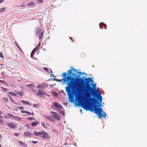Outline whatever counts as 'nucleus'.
I'll use <instances>...</instances> for the list:
<instances>
[{
  "label": "nucleus",
  "instance_id": "f257e3e1",
  "mask_svg": "<svg viewBox=\"0 0 147 147\" xmlns=\"http://www.w3.org/2000/svg\"><path fill=\"white\" fill-rule=\"evenodd\" d=\"M76 72L80 74H84L82 72H78L75 69H69L68 71V76L67 73H64L62 75L64 78L63 79L64 83L67 84L65 87L66 92L69 95V100L71 102L74 101L72 95L74 93L76 99L81 104L82 107L86 110L93 111L98 115V117L106 118L107 115L102 111L101 107L102 97L97 90L95 88L90 87L91 82L93 83V80L91 78H86L85 82L84 83L83 79L76 76L75 78L71 77L74 75L71 71Z\"/></svg>",
  "mask_w": 147,
  "mask_h": 147
},
{
  "label": "nucleus",
  "instance_id": "f03ea898",
  "mask_svg": "<svg viewBox=\"0 0 147 147\" xmlns=\"http://www.w3.org/2000/svg\"><path fill=\"white\" fill-rule=\"evenodd\" d=\"M33 134L34 135L37 136H40L41 135H42V136H41V137L43 139H47L49 138L48 133L43 130H41L39 131V132H36V131H35L34 132Z\"/></svg>",
  "mask_w": 147,
  "mask_h": 147
},
{
  "label": "nucleus",
  "instance_id": "7ed1b4c3",
  "mask_svg": "<svg viewBox=\"0 0 147 147\" xmlns=\"http://www.w3.org/2000/svg\"><path fill=\"white\" fill-rule=\"evenodd\" d=\"M50 112L53 114V115L51 114L50 115L51 116H53L52 117H53V119L54 118L57 120H59V115L57 113L54 111H51Z\"/></svg>",
  "mask_w": 147,
  "mask_h": 147
},
{
  "label": "nucleus",
  "instance_id": "20e7f679",
  "mask_svg": "<svg viewBox=\"0 0 147 147\" xmlns=\"http://www.w3.org/2000/svg\"><path fill=\"white\" fill-rule=\"evenodd\" d=\"M53 105H52L51 107L53 108V107L54 106L55 108H57L58 109H62V106L61 105L57 102H53Z\"/></svg>",
  "mask_w": 147,
  "mask_h": 147
},
{
  "label": "nucleus",
  "instance_id": "39448f33",
  "mask_svg": "<svg viewBox=\"0 0 147 147\" xmlns=\"http://www.w3.org/2000/svg\"><path fill=\"white\" fill-rule=\"evenodd\" d=\"M6 124L7 126H8L11 128L13 129L17 128L16 125L12 123H10L8 122H7Z\"/></svg>",
  "mask_w": 147,
  "mask_h": 147
},
{
  "label": "nucleus",
  "instance_id": "423d86ee",
  "mask_svg": "<svg viewBox=\"0 0 147 147\" xmlns=\"http://www.w3.org/2000/svg\"><path fill=\"white\" fill-rule=\"evenodd\" d=\"M47 84L46 83H42L40 85H38L37 86V88H38L42 89V88H45L46 87H47Z\"/></svg>",
  "mask_w": 147,
  "mask_h": 147
},
{
  "label": "nucleus",
  "instance_id": "0eeeda50",
  "mask_svg": "<svg viewBox=\"0 0 147 147\" xmlns=\"http://www.w3.org/2000/svg\"><path fill=\"white\" fill-rule=\"evenodd\" d=\"M46 93L45 92L40 90H39L36 93V95L40 97H41L43 95H44Z\"/></svg>",
  "mask_w": 147,
  "mask_h": 147
},
{
  "label": "nucleus",
  "instance_id": "6e6552de",
  "mask_svg": "<svg viewBox=\"0 0 147 147\" xmlns=\"http://www.w3.org/2000/svg\"><path fill=\"white\" fill-rule=\"evenodd\" d=\"M45 117L51 121H54V119L53 118V117H52L51 116H48L47 115L45 116Z\"/></svg>",
  "mask_w": 147,
  "mask_h": 147
},
{
  "label": "nucleus",
  "instance_id": "1a4fd4ad",
  "mask_svg": "<svg viewBox=\"0 0 147 147\" xmlns=\"http://www.w3.org/2000/svg\"><path fill=\"white\" fill-rule=\"evenodd\" d=\"M36 31L37 34H38L42 32L41 29L39 27L36 28Z\"/></svg>",
  "mask_w": 147,
  "mask_h": 147
},
{
  "label": "nucleus",
  "instance_id": "9d476101",
  "mask_svg": "<svg viewBox=\"0 0 147 147\" xmlns=\"http://www.w3.org/2000/svg\"><path fill=\"white\" fill-rule=\"evenodd\" d=\"M36 50H38V48H37L36 47H35L34 49L32 51L30 54V56L32 58L33 57L34 54V53L35 51Z\"/></svg>",
  "mask_w": 147,
  "mask_h": 147
},
{
  "label": "nucleus",
  "instance_id": "9b49d317",
  "mask_svg": "<svg viewBox=\"0 0 147 147\" xmlns=\"http://www.w3.org/2000/svg\"><path fill=\"white\" fill-rule=\"evenodd\" d=\"M24 134L25 136L28 137L31 136H32L31 133L28 131L24 132Z\"/></svg>",
  "mask_w": 147,
  "mask_h": 147
},
{
  "label": "nucleus",
  "instance_id": "f8f14e48",
  "mask_svg": "<svg viewBox=\"0 0 147 147\" xmlns=\"http://www.w3.org/2000/svg\"><path fill=\"white\" fill-rule=\"evenodd\" d=\"M20 101H21V102L23 104H27L28 105H31V104L28 101L23 100H21Z\"/></svg>",
  "mask_w": 147,
  "mask_h": 147
},
{
  "label": "nucleus",
  "instance_id": "ddd939ff",
  "mask_svg": "<svg viewBox=\"0 0 147 147\" xmlns=\"http://www.w3.org/2000/svg\"><path fill=\"white\" fill-rule=\"evenodd\" d=\"M39 122L38 121H36L31 123V125L33 127H35L38 124Z\"/></svg>",
  "mask_w": 147,
  "mask_h": 147
},
{
  "label": "nucleus",
  "instance_id": "4468645a",
  "mask_svg": "<svg viewBox=\"0 0 147 147\" xmlns=\"http://www.w3.org/2000/svg\"><path fill=\"white\" fill-rule=\"evenodd\" d=\"M13 119L16 120H18L19 121H21V118L18 116H15Z\"/></svg>",
  "mask_w": 147,
  "mask_h": 147
},
{
  "label": "nucleus",
  "instance_id": "2eb2a0df",
  "mask_svg": "<svg viewBox=\"0 0 147 147\" xmlns=\"http://www.w3.org/2000/svg\"><path fill=\"white\" fill-rule=\"evenodd\" d=\"M15 92L18 94L20 95L21 96H22L23 95V93L22 92H20L19 91H16Z\"/></svg>",
  "mask_w": 147,
  "mask_h": 147
},
{
  "label": "nucleus",
  "instance_id": "dca6fc26",
  "mask_svg": "<svg viewBox=\"0 0 147 147\" xmlns=\"http://www.w3.org/2000/svg\"><path fill=\"white\" fill-rule=\"evenodd\" d=\"M102 25V26H105V28H104L105 29H106L107 28V26L104 23H100V24H99V26H100V28L101 29L102 28V27H101L100 26Z\"/></svg>",
  "mask_w": 147,
  "mask_h": 147
},
{
  "label": "nucleus",
  "instance_id": "f3484780",
  "mask_svg": "<svg viewBox=\"0 0 147 147\" xmlns=\"http://www.w3.org/2000/svg\"><path fill=\"white\" fill-rule=\"evenodd\" d=\"M1 88L2 90L4 92H7L9 90L8 89H6L5 88H4V87L1 86Z\"/></svg>",
  "mask_w": 147,
  "mask_h": 147
},
{
  "label": "nucleus",
  "instance_id": "a211bd4d",
  "mask_svg": "<svg viewBox=\"0 0 147 147\" xmlns=\"http://www.w3.org/2000/svg\"><path fill=\"white\" fill-rule=\"evenodd\" d=\"M7 115L12 119H13L15 116L14 115H13L10 113H8L7 114Z\"/></svg>",
  "mask_w": 147,
  "mask_h": 147
},
{
  "label": "nucleus",
  "instance_id": "6ab92c4d",
  "mask_svg": "<svg viewBox=\"0 0 147 147\" xmlns=\"http://www.w3.org/2000/svg\"><path fill=\"white\" fill-rule=\"evenodd\" d=\"M43 32H42L39 34H38L39 36V39L40 40L41 39V38L43 36Z\"/></svg>",
  "mask_w": 147,
  "mask_h": 147
},
{
  "label": "nucleus",
  "instance_id": "aec40b11",
  "mask_svg": "<svg viewBox=\"0 0 147 147\" xmlns=\"http://www.w3.org/2000/svg\"><path fill=\"white\" fill-rule=\"evenodd\" d=\"M41 125L44 128H47V124L46 123H45L44 122H42L41 123Z\"/></svg>",
  "mask_w": 147,
  "mask_h": 147
},
{
  "label": "nucleus",
  "instance_id": "412c9836",
  "mask_svg": "<svg viewBox=\"0 0 147 147\" xmlns=\"http://www.w3.org/2000/svg\"><path fill=\"white\" fill-rule=\"evenodd\" d=\"M52 93L54 96L55 97L58 96V94L56 92L54 91L52 92Z\"/></svg>",
  "mask_w": 147,
  "mask_h": 147
},
{
  "label": "nucleus",
  "instance_id": "4be33fe9",
  "mask_svg": "<svg viewBox=\"0 0 147 147\" xmlns=\"http://www.w3.org/2000/svg\"><path fill=\"white\" fill-rule=\"evenodd\" d=\"M34 5H35V3L33 2H31L30 3L28 4V6H31V5L33 6Z\"/></svg>",
  "mask_w": 147,
  "mask_h": 147
},
{
  "label": "nucleus",
  "instance_id": "5701e85b",
  "mask_svg": "<svg viewBox=\"0 0 147 147\" xmlns=\"http://www.w3.org/2000/svg\"><path fill=\"white\" fill-rule=\"evenodd\" d=\"M9 94H10L11 95H13L14 96H16V94L15 93H14L12 92H11V91L9 92Z\"/></svg>",
  "mask_w": 147,
  "mask_h": 147
},
{
  "label": "nucleus",
  "instance_id": "b1692460",
  "mask_svg": "<svg viewBox=\"0 0 147 147\" xmlns=\"http://www.w3.org/2000/svg\"><path fill=\"white\" fill-rule=\"evenodd\" d=\"M6 10V8H3L0 9V13L3 12Z\"/></svg>",
  "mask_w": 147,
  "mask_h": 147
},
{
  "label": "nucleus",
  "instance_id": "393cba45",
  "mask_svg": "<svg viewBox=\"0 0 147 147\" xmlns=\"http://www.w3.org/2000/svg\"><path fill=\"white\" fill-rule=\"evenodd\" d=\"M26 86L28 87H33L34 86V85L33 84H30L26 85Z\"/></svg>",
  "mask_w": 147,
  "mask_h": 147
},
{
  "label": "nucleus",
  "instance_id": "a878e982",
  "mask_svg": "<svg viewBox=\"0 0 147 147\" xmlns=\"http://www.w3.org/2000/svg\"><path fill=\"white\" fill-rule=\"evenodd\" d=\"M26 113L28 115H31L33 116L34 115V113L33 112L30 113V112L27 111V113Z\"/></svg>",
  "mask_w": 147,
  "mask_h": 147
},
{
  "label": "nucleus",
  "instance_id": "bb28decb",
  "mask_svg": "<svg viewBox=\"0 0 147 147\" xmlns=\"http://www.w3.org/2000/svg\"><path fill=\"white\" fill-rule=\"evenodd\" d=\"M3 100L4 102H7L8 101V100L6 98L3 97Z\"/></svg>",
  "mask_w": 147,
  "mask_h": 147
},
{
  "label": "nucleus",
  "instance_id": "cd10ccee",
  "mask_svg": "<svg viewBox=\"0 0 147 147\" xmlns=\"http://www.w3.org/2000/svg\"><path fill=\"white\" fill-rule=\"evenodd\" d=\"M43 70L44 71H46L48 72L49 71L48 69L47 68V67H43Z\"/></svg>",
  "mask_w": 147,
  "mask_h": 147
},
{
  "label": "nucleus",
  "instance_id": "c85d7f7f",
  "mask_svg": "<svg viewBox=\"0 0 147 147\" xmlns=\"http://www.w3.org/2000/svg\"><path fill=\"white\" fill-rule=\"evenodd\" d=\"M28 119L29 120H35V119H34V117H29L28 118Z\"/></svg>",
  "mask_w": 147,
  "mask_h": 147
},
{
  "label": "nucleus",
  "instance_id": "c756f323",
  "mask_svg": "<svg viewBox=\"0 0 147 147\" xmlns=\"http://www.w3.org/2000/svg\"><path fill=\"white\" fill-rule=\"evenodd\" d=\"M21 113H27V111L25 110H23L21 111Z\"/></svg>",
  "mask_w": 147,
  "mask_h": 147
},
{
  "label": "nucleus",
  "instance_id": "7c9ffc66",
  "mask_svg": "<svg viewBox=\"0 0 147 147\" xmlns=\"http://www.w3.org/2000/svg\"><path fill=\"white\" fill-rule=\"evenodd\" d=\"M18 143L19 144H20L23 146L24 145V143L23 142H22L21 141H19L18 142Z\"/></svg>",
  "mask_w": 147,
  "mask_h": 147
},
{
  "label": "nucleus",
  "instance_id": "2f4dec72",
  "mask_svg": "<svg viewBox=\"0 0 147 147\" xmlns=\"http://www.w3.org/2000/svg\"><path fill=\"white\" fill-rule=\"evenodd\" d=\"M37 1L38 3H42L43 2V0H38Z\"/></svg>",
  "mask_w": 147,
  "mask_h": 147
},
{
  "label": "nucleus",
  "instance_id": "473e14b6",
  "mask_svg": "<svg viewBox=\"0 0 147 147\" xmlns=\"http://www.w3.org/2000/svg\"><path fill=\"white\" fill-rule=\"evenodd\" d=\"M9 98H10L12 102H13V103H15V102L10 97H9Z\"/></svg>",
  "mask_w": 147,
  "mask_h": 147
},
{
  "label": "nucleus",
  "instance_id": "72a5a7b5",
  "mask_svg": "<svg viewBox=\"0 0 147 147\" xmlns=\"http://www.w3.org/2000/svg\"><path fill=\"white\" fill-rule=\"evenodd\" d=\"M18 108L20 110H23L24 109V108L22 107H18Z\"/></svg>",
  "mask_w": 147,
  "mask_h": 147
},
{
  "label": "nucleus",
  "instance_id": "f704fd0d",
  "mask_svg": "<svg viewBox=\"0 0 147 147\" xmlns=\"http://www.w3.org/2000/svg\"><path fill=\"white\" fill-rule=\"evenodd\" d=\"M0 57L1 58L3 57V55L2 52H1L0 53Z\"/></svg>",
  "mask_w": 147,
  "mask_h": 147
},
{
  "label": "nucleus",
  "instance_id": "c9c22d12",
  "mask_svg": "<svg viewBox=\"0 0 147 147\" xmlns=\"http://www.w3.org/2000/svg\"><path fill=\"white\" fill-rule=\"evenodd\" d=\"M31 91L34 92H36V90L33 88L32 89Z\"/></svg>",
  "mask_w": 147,
  "mask_h": 147
},
{
  "label": "nucleus",
  "instance_id": "e433bc0d",
  "mask_svg": "<svg viewBox=\"0 0 147 147\" xmlns=\"http://www.w3.org/2000/svg\"><path fill=\"white\" fill-rule=\"evenodd\" d=\"M15 44L16 45V46H17V47H18V48L20 49V47H19V46H18V44H17V43L16 42H15Z\"/></svg>",
  "mask_w": 147,
  "mask_h": 147
},
{
  "label": "nucleus",
  "instance_id": "4c0bfd02",
  "mask_svg": "<svg viewBox=\"0 0 147 147\" xmlns=\"http://www.w3.org/2000/svg\"><path fill=\"white\" fill-rule=\"evenodd\" d=\"M0 82H2L4 84H5L6 85H7L5 82L3 80H0Z\"/></svg>",
  "mask_w": 147,
  "mask_h": 147
},
{
  "label": "nucleus",
  "instance_id": "58836bf2",
  "mask_svg": "<svg viewBox=\"0 0 147 147\" xmlns=\"http://www.w3.org/2000/svg\"><path fill=\"white\" fill-rule=\"evenodd\" d=\"M14 134L16 136H19L18 134V133H14Z\"/></svg>",
  "mask_w": 147,
  "mask_h": 147
},
{
  "label": "nucleus",
  "instance_id": "ea45409f",
  "mask_svg": "<svg viewBox=\"0 0 147 147\" xmlns=\"http://www.w3.org/2000/svg\"><path fill=\"white\" fill-rule=\"evenodd\" d=\"M40 45H41V43H39L38 44V45L37 46V48H38V47H39Z\"/></svg>",
  "mask_w": 147,
  "mask_h": 147
},
{
  "label": "nucleus",
  "instance_id": "a19ab883",
  "mask_svg": "<svg viewBox=\"0 0 147 147\" xmlns=\"http://www.w3.org/2000/svg\"><path fill=\"white\" fill-rule=\"evenodd\" d=\"M33 106L35 107H37L38 106V105H37L34 104L33 105Z\"/></svg>",
  "mask_w": 147,
  "mask_h": 147
},
{
  "label": "nucleus",
  "instance_id": "79ce46f5",
  "mask_svg": "<svg viewBox=\"0 0 147 147\" xmlns=\"http://www.w3.org/2000/svg\"><path fill=\"white\" fill-rule=\"evenodd\" d=\"M32 142L33 144H36V143H37V141H35L33 140V141H32Z\"/></svg>",
  "mask_w": 147,
  "mask_h": 147
},
{
  "label": "nucleus",
  "instance_id": "37998d69",
  "mask_svg": "<svg viewBox=\"0 0 147 147\" xmlns=\"http://www.w3.org/2000/svg\"><path fill=\"white\" fill-rule=\"evenodd\" d=\"M3 121L1 119H0V124H1L3 123Z\"/></svg>",
  "mask_w": 147,
  "mask_h": 147
},
{
  "label": "nucleus",
  "instance_id": "c03bdc74",
  "mask_svg": "<svg viewBox=\"0 0 147 147\" xmlns=\"http://www.w3.org/2000/svg\"><path fill=\"white\" fill-rule=\"evenodd\" d=\"M70 38L72 41L74 42V40H73V39H72V38H71V37H70Z\"/></svg>",
  "mask_w": 147,
  "mask_h": 147
},
{
  "label": "nucleus",
  "instance_id": "a18cd8bd",
  "mask_svg": "<svg viewBox=\"0 0 147 147\" xmlns=\"http://www.w3.org/2000/svg\"><path fill=\"white\" fill-rule=\"evenodd\" d=\"M4 0H0V3H2Z\"/></svg>",
  "mask_w": 147,
  "mask_h": 147
},
{
  "label": "nucleus",
  "instance_id": "49530a36",
  "mask_svg": "<svg viewBox=\"0 0 147 147\" xmlns=\"http://www.w3.org/2000/svg\"><path fill=\"white\" fill-rule=\"evenodd\" d=\"M4 117L5 119H7L8 118L7 117L6 115H5Z\"/></svg>",
  "mask_w": 147,
  "mask_h": 147
},
{
  "label": "nucleus",
  "instance_id": "de8ad7c7",
  "mask_svg": "<svg viewBox=\"0 0 147 147\" xmlns=\"http://www.w3.org/2000/svg\"><path fill=\"white\" fill-rule=\"evenodd\" d=\"M92 86H93V87H95L96 86V84H93Z\"/></svg>",
  "mask_w": 147,
  "mask_h": 147
},
{
  "label": "nucleus",
  "instance_id": "09e8293b",
  "mask_svg": "<svg viewBox=\"0 0 147 147\" xmlns=\"http://www.w3.org/2000/svg\"><path fill=\"white\" fill-rule=\"evenodd\" d=\"M21 7H23L24 6V5H21Z\"/></svg>",
  "mask_w": 147,
  "mask_h": 147
},
{
  "label": "nucleus",
  "instance_id": "8fccbe9b",
  "mask_svg": "<svg viewBox=\"0 0 147 147\" xmlns=\"http://www.w3.org/2000/svg\"><path fill=\"white\" fill-rule=\"evenodd\" d=\"M0 117L1 118H3V117L2 116L0 115Z\"/></svg>",
  "mask_w": 147,
  "mask_h": 147
},
{
  "label": "nucleus",
  "instance_id": "3c124183",
  "mask_svg": "<svg viewBox=\"0 0 147 147\" xmlns=\"http://www.w3.org/2000/svg\"><path fill=\"white\" fill-rule=\"evenodd\" d=\"M52 76L53 77L54 76V75L53 74V75H52L51 74V77H52Z\"/></svg>",
  "mask_w": 147,
  "mask_h": 147
},
{
  "label": "nucleus",
  "instance_id": "603ef678",
  "mask_svg": "<svg viewBox=\"0 0 147 147\" xmlns=\"http://www.w3.org/2000/svg\"><path fill=\"white\" fill-rule=\"evenodd\" d=\"M80 111L81 112V113H82V109H80Z\"/></svg>",
  "mask_w": 147,
  "mask_h": 147
},
{
  "label": "nucleus",
  "instance_id": "864d4df0",
  "mask_svg": "<svg viewBox=\"0 0 147 147\" xmlns=\"http://www.w3.org/2000/svg\"><path fill=\"white\" fill-rule=\"evenodd\" d=\"M1 135L0 134V139L1 138Z\"/></svg>",
  "mask_w": 147,
  "mask_h": 147
},
{
  "label": "nucleus",
  "instance_id": "5fc2aeb1",
  "mask_svg": "<svg viewBox=\"0 0 147 147\" xmlns=\"http://www.w3.org/2000/svg\"><path fill=\"white\" fill-rule=\"evenodd\" d=\"M61 112H62V113H64V111H61Z\"/></svg>",
  "mask_w": 147,
  "mask_h": 147
},
{
  "label": "nucleus",
  "instance_id": "6e6d98bb",
  "mask_svg": "<svg viewBox=\"0 0 147 147\" xmlns=\"http://www.w3.org/2000/svg\"><path fill=\"white\" fill-rule=\"evenodd\" d=\"M1 114V112L0 111V114Z\"/></svg>",
  "mask_w": 147,
  "mask_h": 147
},
{
  "label": "nucleus",
  "instance_id": "4d7b16f0",
  "mask_svg": "<svg viewBox=\"0 0 147 147\" xmlns=\"http://www.w3.org/2000/svg\"><path fill=\"white\" fill-rule=\"evenodd\" d=\"M1 145H0V147H1Z\"/></svg>",
  "mask_w": 147,
  "mask_h": 147
},
{
  "label": "nucleus",
  "instance_id": "13d9d810",
  "mask_svg": "<svg viewBox=\"0 0 147 147\" xmlns=\"http://www.w3.org/2000/svg\"><path fill=\"white\" fill-rule=\"evenodd\" d=\"M1 65H2V64H0Z\"/></svg>",
  "mask_w": 147,
  "mask_h": 147
},
{
  "label": "nucleus",
  "instance_id": "bf43d9fd",
  "mask_svg": "<svg viewBox=\"0 0 147 147\" xmlns=\"http://www.w3.org/2000/svg\"><path fill=\"white\" fill-rule=\"evenodd\" d=\"M80 74L79 75V76H80Z\"/></svg>",
  "mask_w": 147,
  "mask_h": 147
},
{
  "label": "nucleus",
  "instance_id": "052dcab7",
  "mask_svg": "<svg viewBox=\"0 0 147 147\" xmlns=\"http://www.w3.org/2000/svg\"><path fill=\"white\" fill-rule=\"evenodd\" d=\"M51 6H53V5H51Z\"/></svg>",
  "mask_w": 147,
  "mask_h": 147
}]
</instances>
